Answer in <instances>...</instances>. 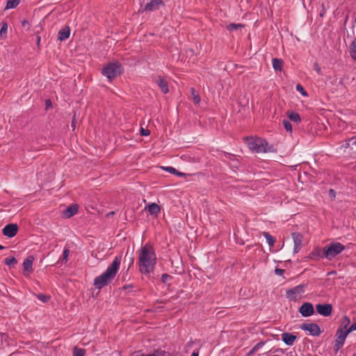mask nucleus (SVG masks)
<instances>
[{
	"mask_svg": "<svg viewBox=\"0 0 356 356\" xmlns=\"http://www.w3.org/2000/svg\"><path fill=\"white\" fill-rule=\"evenodd\" d=\"M264 235L270 246H273L275 242V238L273 237L268 232H264Z\"/></svg>",
	"mask_w": 356,
	"mask_h": 356,
	"instance_id": "c85d7f7f",
	"label": "nucleus"
},
{
	"mask_svg": "<svg viewBox=\"0 0 356 356\" xmlns=\"http://www.w3.org/2000/svg\"><path fill=\"white\" fill-rule=\"evenodd\" d=\"M325 258L324 254V248L323 249L316 247L309 254L308 258L312 260H320Z\"/></svg>",
	"mask_w": 356,
	"mask_h": 356,
	"instance_id": "4468645a",
	"label": "nucleus"
},
{
	"mask_svg": "<svg viewBox=\"0 0 356 356\" xmlns=\"http://www.w3.org/2000/svg\"><path fill=\"white\" fill-rule=\"evenodd\" d=\"M257 349L255 348V346H254L252 348V349L249 352L248 355H252L254 353L257 352Z\"/></svg>",
	"mask_w": 356,
	"mask_h": 356,
	"instance_id": "a18cd8bd",
	"label": "nucleus"
},
{
	"mask_svg": "<svg viewBox=\"0 0 356 356\" xmlns=\"http://www.w3.org/2000/svg\"><path fill=\"white\" fill-rule=\"evenodd\" d=\"M18 232V226L17 224L10 223L6 225L3 230V234L8 238L14 237Z\"/></svg>",
	"mask_w": 356,
	"mask_h": 356,
	"instance_id": "f8f14e48",
	"label": "nucleus"
},
{
	"mask_svg": "<svg viewBox=\"0 0 356 356\" xmlns=\"http://www.w3.org/2000/svg\"><path fill=\"white\" fill-rule=\"evenodd\" d=\"M4 248H5V247H4V246H3V245H0V250H3Z\"/></svg>",
	"mask_w": 356,
	"mask_h": 356,
	"instance_id": "680f3d73",
	"label": "nucleus"
},
{
	"mask_svg": "<svg viewBox=\"0 0 356 356\" xmlns=\"http://www.w3.org/2000/svg\"><path fill=\"white\" fill-rule=\"evenodd\" d=\"M350 318L346 316H343L341 323L340 326L338 327V329L342 328V330H348L349 328L348 327L350 325Z\"/></svg>",
	"mask_w": 356,
	"mask_h": 356,
	"instance_id": "b1692460",
	"label": "nucleus"
},
{
	"mask_svg": "<svg viewBox=\"0 0 356 356\" xmlns=\"http://www.w3.org/2000/svg\"><path fill=\"white\" fill-rule=\"evenodd\" d=\"M264 345V342L263 341H260L259 343H257L254 346L255 348L257 349V350L261 348Z\"/></svg>",
	"mask_w": 356,
	"mask_h": 356,
	"instance_id": "79ce46f5",
	"label": "nucleus"
},
{
	"mask_svg": "<svg viewBox=\"0 0 356 356\" xmlns=\"http://www.w3.org/2000/svg\"><path fill=\"white\" fill-rule=\"evenodd\" d=\"M344 250L345 246L341 243L332 242L324 247V254L327 260L331 261Z\"/></svg>",
	"mask_w": 356,
	"mask_h": 356,
	"instance_id": "39448f33",
	"label": "nucleus"
},
{
	"mask_svg": "<svg viewBox=\"0 0 356 356\" xmlns=\"http://www.w3.org/2000/svg\"><path fill=\"white\" fill-rule=\"evenodd\" d=\"M191 92L193 96V102L198 104L200 102L201 98L198 94L195 93V90L193 88H191Z\"/></svg>",
	"mask_w": 356,
	"mask_h": 356,
	"instance_id": "bb28decb",
	"label": "nucleus"
},
{
	"mask_svg": "<svg viewBox=\"0 0 356 356\" xmlns=\"http://www.w3.org/2000/svg\"><path fill=\"white\" fill-rule=\"evenodd\" d=\"M282 124L284 127V129L287 131H290V132H292V124L291 123L286 120H284L282 121Z\"/></svg>",
	"mask_w": 356,
	"mask_h": 356,
	"instance_id": "2f4dec72",
	"label": "nucleus"
},
{
	"mask_svg": "<svg viewBox=\"0 0 356 356\" xmlns=\"http://www.w3.org/2000/svg\"><path fill=\"white\" fill-rule=\"evenodd\" d=\"M140 131V135L141 136H149V134H150V131L149 130L145 129L143 128H141Z\"/></svg>",
	"mask_w": 356,
	"mask_h": 356,
	"instance_id": "58836bf2",
	"label": "nucleus"
},
{
	"mask_svg": "<svg viewBox=\"0 0 356 356\" xmlns=\"http://www.w3.org/2000/svg\"><path fill=\"white\" fill-rule=\"evenodd\" d=\"M19 3V0H7L6 9L16 8Z\"/></svg>",
	"mask_w": 356,
	"mask_h": 356,
	"instance_id": "393cba45",
	"label": "nucleus"
},
{
	"mask_svg": "<svg viewBox=\"0 0 356 356\" xmlns=\"http://www.w3.org/2000/svg\"><path fill=\"white\" fill-rule=\"evenodd\" d=\"M51 101H50V100H47V101L46 102V105H47V106H48V105H51Z\"/></svg>",
	"mask_w": 356,
	"mask_h": 356,
	"instance_id": "13d9d810",
	"label": "nucleus"
},
{
	"mask_svg": "<svg viewBox=\"0 0 356 356\" xmlns=\"http://www.w3.org/2000/svg\"><path fill=\"white\" fill-rule=\"evenodd\" d=\"M300 327L305 331H308L313 336H319L321 330L319 325L316 323H302Z\"/></svg>",
	"mask_w": 356,
	"mask_h": 356,
	"instance_id": "6e6552de",
	"label": "nucleus"
},
{
	"mask_svg": "<svg viewBox=\"0 0 356 356\" xmlns=\"http://www.w3.org/2000/svg\"><path fill=\"white\" fill-rule=\"evenodd\" d=\"M291 236L293 241V252L298 253L302 246L303 235L300 232H293Z\"/></svg>",
	"mask_w": 356,
	"mask_h": 356,
	"instance_id": "1a4fd4ad",
	"label": "nucleus"
},
{
	"mask_svg": "<svg viewBox=\"0 0 356 356\" xmlns=\"http://www.w3.org/2000/svg\"><path fill=\"white\" fill-rule=\"evenodd\" d=\"M33 259H34L33 257H32V256L29 257L26 259H24V261L23 262V267H24V271H26L29 273H31L33 271L32 266H33Z\"/></svg>",
	"mask_w": 356,
	"mask_h": 356,
	"instance_id": "6ab92c4d",
	"label": "nucleus"
},
{
	"mask_svg": "<svg viewBox=\"0 0 356 356\" xmlns=\"http://www.w3.org/2000/svg\"><path fill=\"white\" fill-rule=\"evenodd\" d=\"M78 211L77 204H72L69 206L63 212L66 218H70L74 216Z\"/></svg>",
	"mask_w": 356,
	"mask_h": 356,
	"instance_id": "a211bd4d",
	"label": "nucleus"
},
{
	"mask_svg": "<svg viewBox=\"0 0 356 356\" xmlns=\"http://www.w3.org/2000/svg\"><path fill=\"white\" fill-rule=\"evenodd\" d=\"M152 355L153 356H169L168 353L161 350H156Z\"/></svg>",
	"mask_w": 356,
	"mask_h": 356,
	"instance_id": "473e14b6",
	"label": "nucleus"
},
{
	"mask_svg": "<svg viewBox=\"0 0 356 356\" xmlns=\"http://www.w3.org/2000/svg\"><path fill=\"white\" fill-rule=\"evenodd\" d=\"M113 214H114V212L111 211V212L108 213V216H113Z\"/></svg>",
	"mask_w": 356,
	"mask_h": 356,
	"instance_id": "052dcab7",
	"label": "nucleus"
},
{
	"mask_svg": "<svg viewBox=\"0 0 356 356\" xmlns=\"http://www.w3.org/2000/svg\"><path fill=\"white\" fill-rule=\"evenodd\" d=\"M143 356H153L152 354H143Z\"/></svg>",
	"mask_w": 356,
	"mask_h": 356,
	"instance_id": "0e129e2a",
	"label": "nucleus"
},
{
	"mask_svg": "<svg viewBox=\"0 0 356 356\" xmlns=\"http://www.w3.org/2000/svg\"><path fill=\"white\" fill-rule=\"evenodd\" d=\"M162 168L166 172L172 174H175V172H177V170L172 167H163Z\"/></svg>",
	"mask_w": 356,
	"mask_h": 356,
	"instance_id": "4c0bfd02",
	"label": "nucleus"
},
{
	"mask_svg": "<svg viewBox=\"0 0 356 356\" xmlns=\"http://www.w3.org/2000/svg\"><path fill=\"white\" fill-rule=\"evenodd\" d=\"M175 175H178L179 177H186V174L185 173L179 172L177 170V172H175Z\"/></svg>",
	"mask_w": 356,
	"mask_h": 356,
	"instance_id": "37998d69",
	"label": "nucleus"
},
{
	"mask_svg": "<svg viewBox=\"0 0 356 356\" xmlns=\"http://www.w3.org/2000/svg\"><path fill=\"white\" fill-rule=\"evenodd\" d=\"M36 297L38 300L42 301V302H47L50 300V296L43 294V293H39L36 295Z\"/></svg>",
	"mask_w": 356,
	"mask_h": 356,
	"instance_id": "c756f323",
	"label": "nucleus"
},
{
	"mask_svg": "<svg viewBox=\"0 0 356 356\" xmlns=\"http://www.w3.org/2000/svg\"><path fill=\"white\" fill-rule=\"evenodd\" d=\"M7 29H8L7 24L6 22H3L1 29L0 30V35H3V33H6L7 31Z\"/></svg>",
	"mask_w": 356,
	"mask_h": 356,
	"instance_id": "e433bc0d",
	"label": "nucleus"
},
{
	"mask_svg": "<svg viewBox=\"0 0 356 356\" xmlns=\"http://www.w3.org/2000/svg\"><path fill=\"white\" fill-rule=\"evenodd\" d=\"M121 259V256L115 257L106 271L101 275L95 277L94 286L96 289H101L111 282L120 268Z\"/></svg>",
	"mask_w": 356,
	"mask_h": 356,
	"instance_id": "f03ea898",
	"label": "nucleus"
},
{
	"mask_svg": "<svg viewBox=\"0 0 356 356\" xmlns=\"http://www.w3.org/2000/svg\"><path fill=\"white\" fill-rule=\"evenodd\" d=\"M27 23V22L26 20H24L23 22H22V25L24 26Z\"/></svg>",
	"mask_w": 356,
	"mask_h": 356,
	"instance_id": "69168bd1",
	"label": "nucleus"
},
{
	"mask_svg": "<svg viewBox=\"0 0 356 356\" xmlns=\"http://www.w3.org/2000/svg\"><path fill=\"white\" fill-rule=\"evenodd\" d=\"M40 41V36H38V37H37V43H38V45H39Z\"/></svg>",
	"mask_w": 356,
	"mask_h": 356,
	"instance_id": "4d7b16f0",
	"label": "nucleus"
},
{
	"mask_svg": "<svg viewBox=\"0 0 356 356\" xmlns=\"http://www.w3.org/2000/svg\"><path fill=\"white\" fill-rule=\"evenodd\" d=\"M336 273V271H331L329 273V274H332V275H334Z\"/></svg>",
	"mask_w": 356,
	"mask_h": 356,
	"instance_id": "e2e57ef3",
	"label": "nucleus"
},
{
	"mask_svg": "<svg viewBox=\"0 0 356 356\" xmlns=\"http://www.w3.org/2000/svg\"><path fill=\"white\" fill-rule=\"evenodd\" d=\"M287 116L290 119V120H291L294 122L299 123L301 122L300 115L297 112H295V111L287 112Z\"/></svg>",
	"mask_w": 356,
	"mask_h": 356,
	"instance_id": "412c9836",
	"label": "nucleus"
},
{
	"mask_svg": "<svg viewBox=\"0 0 356 356\" xmlns=\"http://www.w3.org/2000/svg\"><path fill=\"white\" fill-rule=\"evenodd\" d=\"M257 349L255 348V346H254L252 348V349L249 352L248 355H252L254 353L257 352Z\"/></svg>",
	"mask_w": 356,
	"mask_h": 356,
	"instance_id": "49530a36",
	"label": "nucleus"
},
{
	"mask_svg": "<svg viewBox=\"0 0 356 356\" xmlns=\"http://www.w3.org/2000/svg\"><path fill=\"white\" fill-rule=\"evenodd\" d=\"M4 262L6 265L11 267L15 266L17 263V261L14 257H10L6 258Z\"/></svg>",
	"mask_w": 356,
	"mask_h": 356,
	"instance_id": "cd10ccee",
	"label": "nucleus"
},
{
	"mask_svg": "<svg viewBox=\"0 0 356 356\" xmlns=\"http://www.w3.org/2000/svg\"><path fill=\"white\" fill-rule=\"evenodd\" d=\"M199 355V351L198 350H194L191 356H198Z\"/></svg>",
	"mask_w": 356,
	"mask_h": 356,
	"instance_id": "8fccbe9b",
	"label": "nucleus"
},
{
	"mask_svg": "<svg viewBox=\"0 0 356 356\" xmlns=\"http://www.w3.org/2000/svg\"><path fill=\"white\" fill-rule=\"evenodd\" d=\"M184 272V270L181 268L179 271H178V273L181 274Z\"/></svg>",
	"mask_w": 356,
	"mask_h": 356,
	"instance_id": "bf43d9fd",
	"label": "nucleus"
},
{
	"mask_svg": "<svg viewBox=\"0 0 356 356\" xmlns=\"http://www.w3.org/2000/svg\"><path fill=\"white\" fill-rule=\"evenodd\" d=\"M243 26H244L243 24H234V23H232V24H229V25H227V29L229 31H233V30H236L238 28H242Z\"/></svg>",
	"mask_w": 356,
	"mask_h": 356,
	"instance_id": "7c9ffc66",
	"label": "nucleus"
},
{
	"mask_svg": "<svg viewBox=\"0 0 356 356\" xmlns=\"http://www.w3.org/2000/svg\"><path fill=\"white\" fill-rule=\"evenodd\" d=\"M248 148L257 153L277 152V149L273 145H268V142L261 138H246Z\"/></svg>",
	"mask_w": 356,
	"mask_h": 356,
	"instance_id": "7ed1b4c3",
	"label": "nucleus"
},
{
	"mask_svg": "<svg viewBox=\"0 0 356 356\" xmlns=\"http://www.w3.org/2000/svg\"><path fill=\"white\" fill-rule=\"evenodd\" d=\"M314 66V70L316 71V72L318 74H321V69L319 67L318 64L317 63H315Z\"/></svg>",
	"mask_w": 356,
	"mask_h": 356,
	"instance_id": "ea45409f",
	"label": "nucleus"
},
{
	"mask_svg": "<svg viewBox=\"0 0 356 356\" xmlns=\"http://www.w3.org/2000/svg\"><path fill=\"white\" fill-rule=\"evenodd\" d=\"M350 54L351 58L356 60V38L350 44Z\"/></svg>",
	"mask_w": 356,
	"mask_h": 356,
	"instance_id": "5701e85b",
	"label": "nucleus"
},
{
	"mask_svg": "<svg viewBox=\"0 0 356 356\" xmlns=\"http://www.w3.org/2000/svg\"><path fill=\"white\" fill-rule=\"evenodd\" d=\"M257 349L255 348V346H254L252 348V349L249 352L248 355H252L254 353L257 352Z\"/></svg>",
	"mask_w": 356,
	"mask_h": 356,
	"instance_id": "de8ad7c7",
	"label": "nucleus"
},
{
	"mask_svg": "<svg viewBox=\"0 0 356 356\" xmlns=\"http://www.w3.org/2000/svg\"><path fill=\"white\" fill-rule=\"evenodd\" d=\"M86 353V350L83 348H80L76 346L74 348L73 350V356H84Z\"/></svg>",
	"mask_w": 356,
	"mask_h": 356,
	"instance_id": "a878e982",
	"label": "nucleus"
},
{
	"mask_svg": "<svg viewBox=\"0 0 356 356\" xmlns=\"http://www.w3.org/2000/svg\"><path fill=\"white\" fill-rule=\"evenodd\" d=\"M70 251L68 249H65L63 253V258L61 261L62 262H66L67 261V257L69 256Z\"/></svg>",
	"mask_w": 356,
	"mask_h": 356,
	"instance_id": "c9c22d12",
	"label": "nucleus"
},
{
	"mask_svg": "<svg viewBox=\"0 0 356 356\" xmlns=\"http://www.w3.org/2000/svg\"><path fill=\"white\" fill-rule=\"evenodd\" d=\"M172 278V276L167 273H163L161 275V281L163 283H166L169 280H171Z\"/></svg>",
	"mask_w": 356,
	"mask_h": 356,
	"instance_id": "f704fd0d",
	"label": "nucleus"
},
{
	"mask_svg": "<svg viewBox=\"0 0 356 356\" xmlns=\"http://www.w3.org/2000/svg\"><path fill=\"white\" fill-rule=\"evenodd\" d=\"M72 127L73 130H74V129H75V120H74V118L72 120Z\"/></svg>",
	"mask_w": 356,
	"mask_h": 356,
	"instance_id": "5fc2aeb1",
	"label": "nucleus"
},
{
	"mask_svg": "<svg viewBox=\"0 0 356 356\" xmlns=\"http://www.w3.org/2000/svg\"><path fill=\"white\" fill-rule=\"evenodd\" d=\"M329 194H330V195L335 196V192H334V191L333 189H330V190L329 191Z\"/></svg>",
	"mask_w": 356,
	"mask_h": 356,
	"instance_id": "603ef678",
	"label": "nucleus"
},
{
	"mask_svg": "<svg viewBox=\"0 0 356 356\" xmlns=\"http://www.w3.org/2000/svg\"><path fill=\"white\" fill-rule=\"evenodd\" d=\"M316 308L317 312L323 316H329L332 314V306L330 304H318Z\"/></svg>",
	"mask_w": 356,
	"mask_h": 356,
	"instance_id": "ddd939ff",
	"label": "nucleus"
},
{
	"mask_svg": "<svg viewBox=\"0 0 356 356\" xmlns=\"http://www.w3.org/2000/svg\"><path fill=\"white\" fill-rule=\"evenodd\" d=\"M300 314L304 317H308L314 314L313 305L310 302H304L298 309Z\"/></svg>",
	"mask_w": 356,
	"mask_h": 356,
	"instance_id": "9d476101",
	"label": "nucleus"
},
{
	"mask_svg": "<svg viewBox=\"0 0 356 356\" xmlns=\"http://www.w3.org/2000/svg\"><path fill=\"white\" fill-rule=\"evenodd\" d=\"M123 72L122 64L118 62L110 63L102 68V73L109 80H112L120 75Z\"/></svg>",
	"mask_w": 356,
	"mask_h": 356,
	"instance_id": "20e7f679",
	"label": "nucleus"
},
{
	"mask_svg": "<svg viewBox=\"0 0 356 356\" xmlns=\"http://www.w3.org/2000/svg\"><path fill=\"white\" fill-rule=\"evenodd\" d=\"M70 29L69 26H65V28L60 29L58 33V40L60 41H64L70 37Z\"/></svg>",
	"mask_w": 356,
	"mask_h": 356,
	"instance_id": "f3484780",
	"label": "nucleus"
},
{
	"mask_svg": "<svg viewBox=\"0 0 356 356\" xmlns=\"http://www.w3.org/2000/svg\"><path fill=\"white\" fill-rule=\"evenodd\" d=\"M351 332L350 327L348 330L337 329L334 345V350L336 353L343 347L347 336Z\"/></svg>",
	"mask_w": 356,
	"mask_h": 356,
	"instance_id": "423d86ee",
	"label": "nucleus"
},
{
	"mask_svg": "<svg viewBox=\"0 0 356 356\" xmlns=\"http://www.w3.org/2000/svg\"><path fill=\"white\" fill-rule=\"evenodd\" d=\"M156 83L164 94L169 92L168 83L165 79L160 76L156 79Z\"/></svg>",
	"mask_w": 356,
	"mask_h": 356,
	"instance_id": "2eb2a0df",
	"label": "nucleus"
},
{
	"mask_svg": "<svg viewBox=\"0 0 356 356\" xmlns=\"http://www.w3.org/2000/svg\"><path fill=\"white\" fill-rule=\"evenodd\" d=\"M296 338V336L292 333L284 332L282 334V341L288 346H292Z\"/></svg>",
	"mask_w": 356,
	"mask_h": 356,
	"instance_id": "dca6fc26",
	"label": "nucleus"
},
{
	"mask_svg": "<svg viewBox=\"0 0 356 356\" xmlns=\"http://www.w3.org/2000/svg\"><path fill=\"white\" fill-rule=\"evenodd\" d=\"M306 286L307 284H301L292 289H288L286 292V298L290 300L296 301L298 296L305 293Z\"/></svg>",
	"mask_w": 356,
	"mask_h": 356,
	"instance_id": "0eeeda50",
	"label": "nucleus"
},
{
	"mask_svg": "<svg viewBox=\"0 0 356 356\" xmlns=\"http://www.w3.org/2000/svg\"><path fill=\"white\" fill-rule=\"evenodd\" d=\"M130 288H132V285H131V284L125 285L123 286V289H125V290L130 289Z\"/></svg>",
	"mask_w": 356,
	"mask_h": 356,
	"instance_id": "864d4df0",
	"label": "nucleus"
},
{
	"mask_svg": "<svg viewBox=\"0 0 356 356\" xmlns=\"http://www.w3.org/2000/svg\"><path fill=\"white\" fill-rule=\"evenodd\" d=\"M273 67L275 70L276 71H282V66H283V61L282 59L280 58H273Z\"/></svg>",
	"mask_w": 356,
	"mask_h": 356,
	"instance_id": "4be33fe9",
	"label": "nucleus"
},
{
	"mask_svg": "<svg viewBox=\"0 0 356 356\" xmlns=\"http://www.w3.org/2000/svg\"><path fill=\"white\" fill-rule=\"evenodd\" d=\"M156 257L154 248L145 244L142 246L138 254V268L142 274L148 275L154 270Z\"/></svg>",
	"mask_w": 356,
	"mask_h": 356,
	"instance_id": "f257e3e1",
	"label": "nucleus"
},
{
	"mask_svg": "<svg viewBox=\"0 0 356 356\" xmlns=\"http://www.w3.org/2000/svg\"><path fill=\"white\" fill-rule=\"evenodd\" d=\"M350 330L353 332L354 330H356V322L353 323L351 326L349 327Z\"/></svg>",
	"mask_w": 356,
	"mask_h": 356,
	"instance_id": "c03bdc74",
	"label": "nucleus"
},
{
	"mask_svg": "<svg viewBox=\"0 0 356 356\" xmlns=\"http://www.w3.org/2000/svg\"><path fill=\"white\" fill-rule=\"evenodd\" d=\"M350 142H352V144H355L356 145V138H352L349 140Z\"/></svg>",
	"mask_w": 356,
	"mask_h": 356,
	"instance_id": "3c124183",
	"label": "nucleus"
},
{
	"mask_svg": "<svg viewBox=\"0 0 356 356\" xmlns=\"http://www.w3.org/2000/svg\"><path fill=\"white\" fill-rule=\"evenodd\" d=\"M147 210L151 215L157 216L160 211V207L156 203H152L147 206Z\"/></svg>",
	"mask_w": 356,
	"mask_h": 356,
	"instance_id": "aec40b11",
	"label": "nucleus"
},
{
	"mask_svg": "<svg viewBox=\"0 0 356 356\" xmlns=\"http://www.w3.org/2000/svg\"><path fill=\"white\" fill-rule=\"evenodd\" d=\"M275 273L276 275H282L283 273H284V270L276 268L275 270Z\"/></svg>",
	"mask_w": 356,
	"mask_h": 356,
	"instance_id": "a19ab883",
	"label": "nucleus"
},
{
	"mask_svg": "<svg viewBox=\"0 0 356 356\" xmlns=\"http://www.w3.org/2000/svg\"><path fill=\"white\" fill-rule=\"evenodd\" d=\"M164 3L162 0H152L150 2L147 3L144 8L141 10L144 12H152L159 10L161 6H163Z\"/></svg>",
	"mask_w": 356,
	"mask_h": 356,
	"instance_id": "9b49d317",
	"label": "nucleus"
},
{
	"mask_svg": "<svg viewBox=\"0 0 356 356\" xmlns=\"http://www.w3.org/2000/svg\"><path fill=\"white\" fill-rule=\"evenodd\" d=\"M131 356H143V353H140V352H136L133 353Z\"/></svg>",
	"mask_w": 356,
	"mask_h": 356,
	"instance_id": "09e8293b",
	"label": "nucleus"
},
{
	"mask_svg": "<svg viewBox=\"0 0 356 356\" xmlns=\"http://www.w3.org/2000/svg\"><path fill=\"white\" fill-rule=\"evenodd\" d=\"M129 260H130V265L133 264V263H134V257H130V258H129Z\"/></svg>",
	"mask_w": 356,
	"mask_h": 356,
	"instance_id": "6e6d98bb",
	"label": "nucleus"
},
{
	"mask_svg": "<svg viewBox=\"0 0 356 356\" xmlns=\"http://www.w3.org/2000/svg\"><path fill=\"white\" fill-rule=\"evenodd\" d=\"M296 90L299 91L303 96L308 95L304 88L300 84H298L296 86Z\"/></svg>",
	"mask_w": 356,
	"mask_h": 356,
	"instance_id": "72a5a7b5",
	"label": "nucleus"
}]
</instances>
